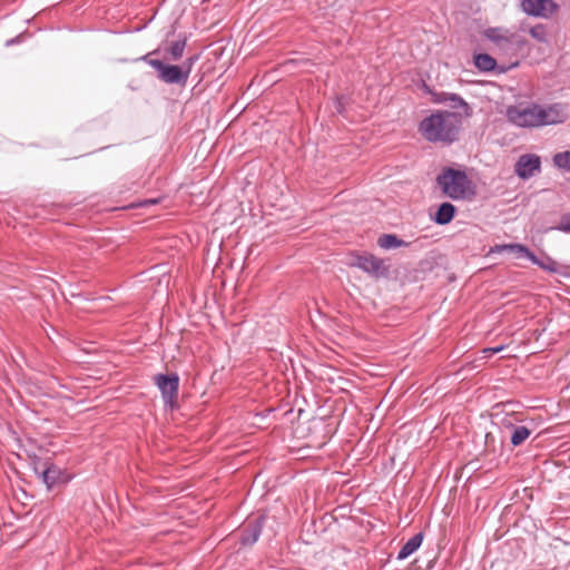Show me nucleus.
I'll return each instance as SVG.
<instances>
[{
    "mask_svg": "<svg viewBox=\"0 0 570 570\" xmlns=\"http://www.w3.org/2000/svg\"><path fill=\"white\" fill-rule=\"evenodd\" d=\"M446 105L453 109L452 111H458L462 115L463 118H468L472 115V109L469 104L458 94L451 92L450 97H448Z\"/></svg>",
    "mask_w": 570,
    "mask_h": 570,
    "instance_id": "obj_14",
    "label": "nucleus"
},
{
    "mask_svg": "<svg viewBox=\"0 0 570 570\" xmlns=\"http://www.w3.org/2000/svg\"><path fill=\"white\" fill-rule=\"evenodd\" d=\"M377 245L382 249L389 250V249H394V248H399V247H407L409 243L401 239L395 234H383L379 237Z\"/></svg>",
    "mask_w": 570,
    "mask_h": 570,
    "instance_id": "obj_16",
    "label": "nucleus"
},
{
    "mask_svg": "<svg viewBox=\"0 0 570 570\" xmlns=\"http://www.w3.org/2000/svg\"><path fill=\"white\" fill-rule=\"evenodd\" d=\"M450 94L451 92H445V91L433 94V102L446 105V102L449 100L448 97H450Z\"/></svg>",
    "mask_w": 570,
    "mask_h": 570,
    "instance_id": "obj_26",
    "label": "nucleus"
},
{
    "mask_svg": "<svg viewBox=\"0 0 570 570\" xmlns=\"http://www.w3.org/2000/svg\"><path fill=\"white\" fill-rule=\"evenodd\" d=\"M530 35H531L534 39H537V40H539V41H546L547 32H546L544 27H543V26H541V24H538V26H535V27H532V28L530 29Z\"/></svg>",
    "mask_w": 570,
    "mask_h": 570,
    "instance_id": "obj_25",
    "label": "nucleus"
},
{
    "mask_svg": "<svg viewBox=\"0 0 570 570\" xmlns=\"http://www.w3.org/2000/svg\"><path fill=\"white\" fill-rule=\"evenodd\" d=\"M507 118L517 127L535 128L562 124L566 121L567 116L559 104L543 108L538 104L531 102L508 107Z\"/></svg>",
    "mask_w": 570,
    "mask_h": 570,
    "instance_id": "obj_2",
    "label": "nucleus"
},
{
    "mask_svg": "<svg viewBox=\"0 0 570 570\" xmlns=\"http://www.w3.org/2000/svg\"><path fill=\"white\" fill-rule=\"evenodd\" d=\"M155 384L160 391L165 404H173L177 399L179 389V376L176 373L157 374L154 379Z\"/></svg>",
    "mask_w": 570,
    "mask_h": 570,
    "instance_id": "obj_7",
    "label": "nucleus"
},
{
    "mask_svg": "<svg viewBox=\"0 0 570 570\" xmlns=\"http://www.w3.org/2000/svg\"><path fill=\"white\" fill-rule=\"evenodd\" d=\"M509 426L512 430L510 442L513 446L521 445L531 435V430L524 425L510 424Z\"/></svg>",
    "mask_w": 570,
    "mask_h": 570,
    "instance_id": "obj_19",
    "label": "nucleus"
},
{
    "mask_svg": "<svg viewBox=\"0 0 570 570\" xmlns=\"http://www.w3.org/2000/svg\"><path fill=\"white\" fill-rule=\"evenodd\" d=\"M541 169V158L535 154H524L519 157L514 173L523 180L530 179Z\"/></svg>",
    "mask_w": 570,
    "mask_h": 570,
    "instance_id": "obj_8",
    "label": "nucleus"
},
{
    "mask_svg": "<svg viewBox=\"0 0 570 570\" xmlns=\"http://www.w3.org/2000/svg\"><path fill=\"white\" fill-rule=\"evenodd\" d=\"M455 214L456 207L452 203L444 202L438 207L436 212L432 216V220L436 225H448L453 220Z\"/></svg>",
    "mask_w": 570,
    "mask_h": 570,
    "instance_id": "obj_12",
    "label": "nucleus"
},
{
    "mask_svg": "<svg viewBox=\"0 0 570 570\" xmlns=\"http://www.w3.org/2000/svg\"><path fill=\"white\" fill-rule=\"evenodd\" d=\"M158 202H159L158 199H147L144 202L142 205H145V206L146 205H155V204H158Z\"/></svg>",
    "mask_w": 570,
    "mask_h": 570,
    "instance_id": "obj_30",
    "label": "nucleus"
},
{
    "mask_svg": "<svg viewBox=\"0 0 570 570\" xmlns=\"http://www.w3.org/2000/svg\"><path fill=\"white\" fill-rule=\"evenodd\" d=\"M518 65H519V62H518V61H515V62L511 63L510 68H512V67H517Z\"/></svg>",
    "mask_w": 570,
    "mask_h": 570,
    "instance_id": "obj_32",
    "label": "nucleus"
},
{
    "mask_svg": "<svg viewBox=\"0 0 570 570\" xmlns=\"http://www.w3.org/2000/svg\"><path fill=\"white\" fill-rule=\"evenodd\" d=\"M335 108L337 110L338 114H343V105H342V101H341V98H337L336 101H335Z\"/></svg>",
    "mask_w": 570,
    "mask_h": 570,
    "instance_id": "obj_28",
    "label": "nucleus"
},
{
    "mask_svg": "<svg viewBox=\"0 0 570 570\" xmlns=\"http://www.w3.org/2000/svg\"><path fill=\"white\" fill-rule=\"evenodd\" d=\"M473 62L481 72H492L498 68L497 60L485 52L474 55Z\"/></svg>",
    "mask_w": 570,
    "mask_h": 570,
    "instance_id": "obj_15",
    "label": "nucleus"
},
{
    "mask_svg": "<svg viewBox=\"0 0 570 570\" xmlns=\"http://www.w3.org/2000/svg\"><path fill=\"white\" fill-rule=\"evenodd\" d=\"M531 263L546 272L552 274H561L558 262L547 254H543L542 257L534 255V258H532Z\"/></svg>",
    "mask_w": 570,
    "mask_h": 570,
    "instance_id": "obj_17",
    "label": "nucleus"
},
{
    "mask_svg": "<svg viewBox=\"0 0 570 570\" xmlns=\"http://www.w3.org/2000/svg\"><path fill=\"white\" fill-rule=\"evenodd\" d=\"M505 71H507V68H504V67H500L499 70H498L499 73H502V72H505Z\"/></svg>",
    "mask_w": 570,
    "mask_h": 570,
    "instance_id": "obj_31",
    "label": "nucleus"
},
{
    "mask_svg": "<svg viewBox=\"0 0 570 570\" xmlns=\"http://www.w3.org/2000/svg\"><path fill=\"white\" fill-rule=\"evenodd\" d=\"M186 46H187L186 36H181V37H179V39L171 42V45L168 49L170 59L174 61H178L183 57Z\"/></svg>",
    "mask_w": 570,
    "mask_h": 570,
    "instance_id": "obj_20",
    "label": "nucleus"
},
{
    "mask_svg": "<svg viewBox=\"0 0 570 570\" xmlns=\"http://www.w3.org/2000/svg\"><path fill=\"white\" fill-rule=\"evenodd\" d=\"M483 36L493 42L499 51L509 57L520 55L527 45L524 36L502 27L487 28Z\"/></svg>",
    "mask_w": 570,
    "mask_h": 570,
    "instance_id": "obj_4",
    "label": "nucleus"
},
{
    "mask_svg": "<svg viewBox=\"0 0 570 570\" xmlns=\"http://www.w3.org/2000/svg\"><path fill=\"white\" fill-rule=\"evenodd\" d=\"M552 229L570 234V213L562 214L559 224L552 227Z\"/></svg>",
    "mask_w": 570,
    "mask_h": 570,
    "instance_id": "obj_23",
    "label": "nucleus"
},
{
    "mask_svg": "<svg viewBox=\"0 0 570 570\" xmlns=\"http://www.w3.org/2000/svg\"><path fill=\"white\" fill-rule=\"evenodd\" d=\"M265 524V515L262 514L249 521L240 532L239 541L243 546H253L257 542Z\"/></svg>",
    "mask_w": 570,
    "mask_h": 570,
    "instance_id": "obj_10",
    "label": "nucleus"
},
{
    "mask_svg": "<svg viewBox=\"0 0 570 570\" xmlns=\"http://www.w3.org/2000/svg\"><path fill=\"white\" fill-rule=\"evenodd\" d=\"M353 266L374 278L386 277L389 275V267L385 266L384 261L372 254L357 255Z\"/></svg>",
    "mask_w": 570,
    "mask_h": 570,
    "instance_id": "obj_6",
    "label": "nucleus"
},
{
    "mask_svg": "<svg viewBox=\"0 0 570 570\" xmlns=\"http://www.w3.org/2000/svg\"><path fill=\"white\" fill-rule=\"evenodd\" d=\"M553 161L557 167L570 171V151L556 154Z\"/></svg>",
    "mask_w": 570,
    "mask_h": 570,
    "instance_id": "obj_21",
    "label": "nucleus"
},
{
    "mask_svg": "<svg viewBox=\"0 0 570 570\" xmlns=\"http://www.w3.org/2000/svg\"><path fill=\"white\" fill-rule=\"evenodd\" d=\"M462 128V115L458 111L438 110L423 118L419 124V132L433 144L450 146L459 140Z\"/></svg>",
    "mask_w": 570,
    "mask_h": 570,
    "instance_id": "obj_1",
    "label": "nucleus"
},
{
    "mask_svg": "<svg viewBox=\"0 0 570 570\" xmlns=\"http://www.w3.org/2000/svg\"><path fill=\"white\" fill-rule=\"evenodd\" d=\"M198 59H199V53H196V55L189 56L188 58H186L183 61L181 65H179V67L184 71L185 77H186L187 80H188V78H189V76L191 73L194 65L198 61Z\"/></svg>",
    "mask_w": 570,
    "mask_h": 570,
    "instance_id": "obj_22",
    "label": "nucleus"
},
{
    "mask_svg": "<svg viewBox=\"0 0 570 570\" xmlns=\"http://www.w3.org/2000/svg\"><path fill=\"white\" fill-rule=\"evenodd\" d=\"M436 185L452 200H469L476 195V187L463 169L445 167L436 176Z\"/></svg>",
    "mask_w": 570,
    "mask_h": 570,
    "instance_id": "obj_3",
    "label": "nucleus"
},
{
    "mask_svg": "<svg viewBox=\"0 0 570 570\" xmlns=\"http://www.w3.org/2000/svg\"><path fill=\"white\" fill-rule=\"evenodd\" d=\"M423 539V532H417L416 534H414L402 546L396 556V559L399 561L407 559L410 556H412L415 551L419 550V548L422 546Z\"/></svg>",
    "mask_w": 570,
    "mask_h": 570,
    "instance_id": "obj_13",
    "label": "nucleus"
},
{
    "mask_svg": "<svg viewBox=\"0 0 570 570\" xmlns=\"http://www.w3.org/2000/svg\"><path fill=\"white\" fill-rule=\"evenodd\" d=\"M497 252L509 250L518 254L520 257H524L530 262L534 258V253L523 244H503L495 247Z\"/></svg>",
    "mask_w": 570,
    "mask_h": 570,
    "instance_id": "obj_18",
    "label": "nucleus"
},
{
    "mask_svg": "<svg viewBox=\"0 0 570 570\" xmlns=\"http://www.w3.org/2000/svg\"><path fill=\"white\" fill-rule=\"evenodd\" d=\"M33 471L48 490L53 489L59 482L67 481L62 480L63 472L59 466L48 461L42 463L37 455H33Z\"/></svg>",
    "mask_w": 570,
    "mask_h": 570,
    "instance_id": "obj_5",
    "label": "nucleus"
},
{
    "mask_svg": "<svg viewBox=\"0 0 570 570\" xmlns=\"http://www.w3.org/2000/svg\"><path fill=\"white\" fill-rule=\"evenodd\" d=\"M504 348H505V345L502 344V345H498V346H494V347H487V348L483 350V353L492 355V354H497V353L503 351Z\"/></svg>",
    "mask_w": 570,
    "mask_h": 570,
    "instance_id": "obj_27",
    "label": "nucleus"
},
{
    "mask_svg": "<svg viewBox=\"0 0 570 570\" xmlns=\"http://www.w3.org/2000/svg\"><path fill=\"white\" fill-rule=\"evenodd\" d=\"M141 59L145 60L151 68H154L157 71V77L161 75L166 66V62L159 59H149L148 55L144 56Z\"/></svg>",
    "mask_w": 570,
    "mask_h": 570,
    "instance_id": "obj_24",
    "label": "nucleus"
},
{
    "mask_svg": "<svg viewBox=\"0 0 570 570\" xmlns=\"http://www.w3.org/2000/svg\"><path fill=\"white\" fill-rule=\"evenodd\" d=\"M158 78L168 85L185 86L188 81L179 65L166 63L161 75Z\"/></svg>",
    "mask_w": 570,
    "mask_h": 570,
    "instance_id": "obj_11",
    "label": "nucleus"
},
{
    "mask_svg": "<svg viewBox=\"0 0 570 570\" xmlns=\"http://www.w3.org/2000/svg\"><path fill=\"white\" fill-rule=\"evenodd\" d=\"M18 42H19V37L11 38V39H9V40H7V41H6V46H7V47H10V46H13V45H16V43H18Z\"/></svg>",
    "mask_w": 570,
    "mask_h": 570,
    "instance_id": "obj_29",
    "label": "nucleus"
},
{
    "mask_svg": "<svg viewBox=\"0 0 570 570\" xmlns=\"http://www.w3.org/2000/svg\"><path fill=\"white\" fill-rule=\"evenodd\" d=\"M521 9L531 17L548 18L553 14L557 4L552 0H521Z\"/></svg>",
    "mask_w": 570,
    "mask_h": 570,
    "instance_id": "obj_9",
    "label": "nucleus"
}]
</instances>
